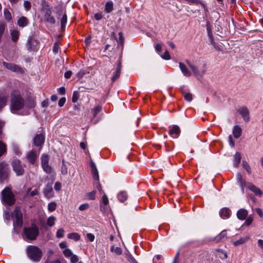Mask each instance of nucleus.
Listing matches in <instances>:
<instances>
[{
  "instance_id": "nucleus-1",
  "label": "nucleus",
  "mask_w": 263,
  "mask_h": 263,
  "mask_svg": "<svg viewBox=\"0 0 263 263\" xmlns=\"http://www.w3.org/2000/svg\"><path fill=\"white\" fill-rule=\"evenodd\" d=\"M24 105V100L22 98L20 92L14 90L11 94V109L12 111L18 110L22 109Z\"/></svg>"
},
{
  "instance_id": "nucleus-2",
  "label": "nucleus",
  "mask_w": 263,
  "mask_h": 263,
  "mask_svg": "<svg viewBox=\"0 0 263 263\" xmlns=\"http://www.w3.org/2000/svg\"><path fill=\"white\" fill-rule=\"evenodd\" d=\"M27 253L29 258L35 261H40L42 256V251L36 246H31L28 247Z\"/></svg>"
},
{
  "instance_id": "nucleus-3",
  "label": "nucleus",
  "mask_w": 263,
  "mask_h": 263,
  "mask_svg": "<svg viewBox=\"0 0 263 263\" xmlns=\"http://www.w3.org/2000/svg\"><path fill=\"white\" fill-rule=\"evenodd\" d=\"M24 232L26 238L29 240L35 239L39 234V228L35 224L31 227L25 228Z\"/></svg>"
},
{
  "instance_id": "nucleus-4",
  "label": "nucleus",
  "mask_w": 263,
  "mask_h": 263,
  "mask_svg": "<svg viewBox=\"0 0 263 263\" xmlns=\"http://www.w3.org/2000/svg\"><path fill=\"white\" fill-rule=\"evenodd\" d=\"M2 199L3 202L9 205H12L15 202V198L11 190L6 187L2 192Z\"/></svg>"
},
{
  "instance_id": "nucleus-5",
  "label": "nucleus",
  "mask_w": 263,
  "mask_h": 263,
  "mask_svg": "<svg viewBox=\"0 0 263 263\" xmlns=\"http://www.w3.org/2000/svg\"><path fill=\"white\" fill-rule=\"evenodd\" d=\"M12 217L13 219L14 226L21 227L23 225V214L20 208H15L12 213Z\"/></svg>"
},
{
  "instance_id": "nucleus-6",
  "label": "nucleus",
  "mask_w": 263,
  "mask_h": 263,
  "mask_svg": "<svg viewBox=\"0 0 263 263\" xmlns=\"http://www.w3.org/2000/svg\"><path fill=\"white\" fill-rule=\"evenodd\" d=\"M227 231L226 230H223L217 236L214 237H208L205 240L206 242L210 241H214L215 242H219L228 239Z\"/></svg>"
},
{
  "instance_id": "nucleus-7",
  "label": "nucleus",
  "mask_w": 263,
  "mask_h": 263,
  "mask_svg": "<svg viewBox=\"0 0 263 263\" xmlns=\"http://www.w3.org/2000/svg\"><path fill=\"white\" fill-rule=\"evenodd\" d=\"M41 164L43 170L48 174L52 171L51 167L49 165V157L48 155L44 154L41 156Z\"/></svg>"
},
{
  "instance_id": "nucleus-8",
  "label": "nucleus",
  "mask_w": 263,
  "mask_h": 263,
  "mask_svg": "<svg viewBox=\"0 0 263 263\" xmlns=\"http://www.w3.org/2000/svg\"><path fill=\"white\" fill-rule=\"evenodd\" d=\"M12 166L14 171L17 176L22 175L24 173V169L20 160H14L12 162Z\"/></svg>"
},
{
  "instance_id": "nucleus-9",
  "label": "nucleus",
  "mask_w": 263,
  "mask_h": 263,
  "mask_svg": "<svg viewBox=\"0 0 263 263\" xmlns=\"http://www.w3.org/2000/svg\"><path fill=\"white\" fill-rule=\"evenodd\" d=\"M8 175V165L4 162L0 163V181L5 180Z\"/></svg>"
},
{
  "instance_id": "nucleus-10",
  "label": "nucleus",
  "mask_w": 263,
  "mask_h": 263,
  "mask_svg": "<svg viewBox=\"0 0 263 263\" xmlns=\"http://www.w3.org/2000/svg\"><path fill=\"white\" fill-rule=\"evenodd\" d=\"M3 65L6 68L12 72L20 73L23 72V69L15 64L4 62Z\"/></svg>"
},
{
  "instance_id": "nucleus-11",
  "label": "nucleus",
  "mask_w": 263,
  "mask_h": 263,
  "mask_svg": "<svg viewBox=\"0 0 263 263\" xmlns=\"http://www.w3.org/2000/svg\"><path fill=\"white\" fill-rule=\"evenodd\" d=\"M38 155L39 153L33 150H31L27 154L26 159L30 164H34L35 163Z\"/></svg>"
},
{
  "instance_id": "nucleus-12",
  "label": "nucleus",
  "mask_w": 263,
  "mask_h": 263,
  "mask_svg": "<svg viewBox=\"0 0 263 263\" xmlns=\"http://www.w3.org/2000/svg\"><path fill=\"white\" fill-rule=\"evenodd\" d=\"M45 141V137L43 134H37L33 139V144L36 146H42Z\"/></svg>"
},
{
  "instance_id": "nucleus-13",
  "label": "nucleus",
  "mask_w": 263,
  "mask_h": 263,
  "mask_svg": "<svg viewBox=\"0 0 263 263\" xmlns=\"http://www.w3.org/2000/svg\"><path fill=\"white\" fill-rule=\"evenodd\" d=\"M238 112L242 117L245 121L248 122L249 121V111L247 108L245 107H241L238 110Z\"/></svg>"
},
{
  "instance_id": "nucleus-14",
  "label": "nucleus",
  "mask_w": 263,
  "mask_h": 263,
  "mask_svg": "<svg viewBox=\"0 0 263 263\" xmlns=\"http://www.w3.org/2000/svg\"><path fill=\"white\" fill-rule=\"evenodd\" d=\"M179 66L182 73L184 77H190L191 76L192 72L189 69V68L184 63L179 62Z\"/></svg>"
},
{
  "instance_id": "nucleus-15",
  "label": "nucleus",
  "mask_w": 263,
  "mask_h": 263,
  "mask_svg": "<svg viewBox=\"0 0 263 263\" xmlns=\"http://www.w3.org/2000/svg\"><path fill=\"white\" fill-rule=\"evenodd\" d=\"M44 194L46 197L50 198L53 196V192L52 190V184H47L44 190Z\"/></svg>"
},
{
  "instance_id": "nucleus-16",
  "label": "nucleus",
  "mask_w": 263,
  "mask_h": 263,
  "mask_svg": "<svg viewBox=\"0 0 263 263\" xmlns=\"http://www.w3.org/2000/svg\"><path fill=\"white\" fill-rule=\"evenodd\" d=\"M180 133V129L177 125L173 126L170 129L169 134L174 138H177Z\"/></svg>"
},
{
  "instance_id": "nucleus-17",
  "label": "nucleus",
  "mask_w": 263,
  "mask_h": 263,
  "mask_svg": "<svg viewBox=\"0 0 263 263\" xmlns=\"http://www.w3.org/2000/svg\"><path fill=\"white\" fill-rule=\"evenodd\" d=\"M186 62L188 66L190 67V68L191 69V70H192L193 72L194 73V74L195 75L199 76L201 74H203L205 72V71L203 70L202 71V72L201 73L200 72V71L198 70L197 67L196 65L192 64L189 61H186Z\"/></svg>"
},
{
  "instance_id": "nucleus-18",
  "label": "nucleus",
  "mask_w": 263,
  "mask_h": 263,
  "mask_svg": "<svg viewBox=\"0 0 263 263\" xmlns=\"http://www.w3.org/2000/svg\"><path fill=\"white\" fill-rule=\"evenodd\" d=\"M231 211L227 208H222L219 211L220 216L223 219H227L230 216Z\"/></svg>"
},
{
  "instance_id": "nucleus-19",
  "label": "nucleus",
  "mask_w": 263,
  "mask_h": 263,
  "mask_svg": "<svg viewBox=\"0 0 263 263\" xmlns=\"http://www.w3.org/2000/svg\"><path fill=\"white\" fill-rule=\"evenodd\" d=\"M248 189L252 191L256 195L261 196L262 195V191L252 183H249L248 186Z\"/></svg>"
},
{
  "instance_id": "nucleus-20",
  "label": "nucleus",
  "mask_w": 263,
  "mask_h": 263,
  "mask_svg": "<svg viewBox=\"0 0 263 263\" xmlns=\"http://www.w3.org/2000/svg\"><path fill=\"white\" fill-rule=\"evenodd\" d=\"M121 62H119L117 65V67L115 71L113 73V76L111 78L112 81H115L118 78H119L121 73Z\"/></svg>"
},
{
  "instance_id": "nucleus-21",
  "label": "nucleus",
  "mask_w": 263,
  "mask_h": 263,
  "mask_svg": "<svg viewBox=\"0 0 263 263\" xmlns=\"http://www.w3.org/2000/svg\"><path fill=\"white\" fill-rule=\"evenodd\" d=\"M248 214V211L246 210L241 209L237 211V216L239 219L242 220L246 219Z\"/></svg>"
},
{
  "instance_id": "nucleus-22",
  "label": "nucleus",
  "mask_w": 263,
  "mask_h": 263,
  "mask_svg": "<svg viewBox=\"0 0 263 263\" xmlns=\"http://www.w3.org/2000/svg\"><path fill=\"white\" fill-rule=\"evenodd\" d=\"M241 159V154L239 152L236 153L233 158L234 166L238 167Z\"/></svg>"
},
{
  "instance_id": "nucleus-23",
  "label": "nucleus",
  "mask_w": 263,
  "mask_h": 263,
  "mask_svg": "<svg viewBox=\"0 0 263 263\" xmlns=\"http://www.w3.org/2000/svg\"><path fill=\"white\" fill-rule=\"evenodd\" d=\"M241 128L238 125L234 126L233 129V135L235 138H239L241 135Z\"/></svg>"
},
{
  "instance_id": "nucleus-24",
  "label": "nucleus",
  "mask_w": 263,
  "mask_h": 263,
  "mask_svg": "<svg viewBox=\"0 0 263 263\" xmlns=\"http://www.w3.org/2000/svg\"><path fill=\"white\" fill-rule=\"evenodd\" d=\"M62 17L60 20L61 26L62 29H64L67 21V16L65 12H61Z\"/></svg>"
},
{
  "instance_id": "nucleus-25",
  "label": "nucleus",
  "mask_w": 263,
  "mask_h": 263,
  "mask_svg": "<svg viewBox=\"0 0 263 263\" xmlns=\"http://www.w3.org/2000/svg\"><path fill=\"white\" fill-rule=\"evenodd\" d=\"M127 194L125 192L122 191L119 193L117 195V198L120 202H123L126 201L127 199Z\"/></svg>"
},
{
  "instance_id": "nucleus-26",
  "label": "nucleus",
  "mask_w": 263,
  "mask_h": 263,
  "mask_svg": "<svg viewBox=\"0 0 263 263\" xmlns=\"http://www.w3.org/2000/svg\"><path fill=\"white\" fill-rule=\"evenodd\" d=\"M12 40L15 42L19 37V32L17 30L13 29L10 30Z\"/></svg>"
},
{
  "instance_id": "nucleus-27",
  "label": "nucleus",
  "mask_w": 263,
  "mask_h": 263,
  "mask_svg": "<svg viewBox=\"0 0 263 263\" xmlns=\"http://www.w3.org/2000/svg\"><path fill=\"white\" fill-rule=\"evenodd\" d=\"M217 253V256L221 259H225L228 257L227 253L226 252L222 249H218L216 250Z\"/></svg>"
},
{
  "instance_id": "nucleus-28",
  "label": "nucleus",
  "mask_w": 263,
  "mask_h": 263,
  "mask_svg": "<svg viewBox=\"0 0 263 263\" xmlns=\"http://www.w3.org/2000/svg\"><path fill=\"white\" fill-rule=\"evenodd\" d=\"M91 168L92 170L93 178L95 180L99 182V173L97 171V167L93 163H92L91 164Z\"/></svg>"
},
{
  "instance_id": "nucleus-29",
  "label": "nucleus",
  "mask_w": 263,
  "mask_h": 263,
  "mask_svg": "<svg viewBox=\"0 0 263 263\" xmlns=\"http://www.w3.org/2000/svg\"><path fill=\"white\" fill-rule=\"evenodd\" d=\"M28 24V20L26 17L22 16L17 21V25L21 27L26 26Z\"/></svg>"
},
{
  "instance_id": "nucleus-30",
  "label": "nucleus",
  "mask_w": 263,
  "mask_h": 263,
  "mask_svg": "<svg viewBox=\"0 0 263 263\" xmlns=\"http://www.w3.org/2000/svg\"><path fill=\"white\" fill-rule=\"evenodd\" d=\"M113 10V3L111 1L107 2L105 5L104 11L108 13Z\"/></svg>"
},
{
  "instance_id": "nucleus-31",
  "label": "nucleus",
  "mask_w": 263,
  "mask_h": 263,
  "mask_svg": "<svg viewBox=\"0 0 263 263\" xmlns=\"http://www.w3.org/2000/svg\"><path fill=\"white\" fill-rule=\"evenodd\" d=\"M237 178L238 181H239V184L241 187L242 190L243 191L244 188L246 186L245 181L243 179L241 175L239 173L237 174Z\"/></svg>"
},
{
  "instance_id": "nucleus-32",
  "label": "nucleus",
  "mask_w": 263,
  "mask_h": 263,
  "mask_svg": "<svg viewBox=\"0 0 263 263\" xmlns=\"http://www.w3.org/2000/svg\"><path fill=\"white\" fill-rule=\"evenodd\" d=\"M96 191H92L90 192L87 193L85 194L86 199L87 200H93L96 199Z\"/></svg>"
},
{
  "instance_id": "nucleus-33",
  "label": "nucleus",
  "mask_w": 263,
  "mask_h": 263,
  "mask_svg": "<svg viewBox=\"0 0 263 263\" xmlns=\"http://www.w3.org/2000/svg\"><path fill=\"white\" fill-rule=\"evenodd\" d=\"M67 237L69 239H73L75 241H78L80 239V236L77 233H71L67 235Z\"/></svg>"
},
{
  "instance_id": "nucleus-34",
  "label": "nucleus",
  "mask_w": 263,
  "mask_h": 263,
  "mask_svg": "<svg viewBox=\"0 0 263 263\" xmlns=\"http://www.w3.org/2000/svg\"><path fill=\"white\" fill-rule=\"evenodd\" d=\"M45 18L46 20L51 24H54L55 23L54 18L51 16L50 13L46 12L45 14Z\"/></svg>"
},
{
  "instance_id": "nucleus-35",
  "label": "nucleus",
  "mask_w": 263,
  "mask_h": 263,
  "mask_svg": "<svg viewBox=\"0 0 263 263\" xmlns=\"http://www.w3.org/2000/svg\"><path fill=\"white\" fill-rule=\"evenodd\" d=\"M7 152L6 145L2 141H0V157Z\"/></svg>"
},
{
  "instance_id": "nucleus-36",
  "label": "nucleus",
  "mask_w": 263,
  "mask_h": 263,
  "mask_svg": "<svg viewBox=\"0 0 263 263\" xmlns=\"http://www.w3.org/2000/svg\"><path fill=\"white\" fill-rule=\"evenodd\" d=\"M102 107L101 106L98 105L92 109V116L95 118L97 115L102 110Z\"/></svg>"
},
{
  "instance_id": "nucleus-37",
  "label": "nucleus",
  "mask_w": 263,
  "mask_h": 263,
  "mask_svg": "<svg viewBox=\"0 0 263 263\" xmlns=\"http://www.w3.org/2000/svg\"><path fill=\"white\" fill-rule=\"evenodd\" d=\"M110 251L112 253H115L116 255H121L122 254V251L121 248L120 247H115L114 246H112L110 248Z\"/></svg>"
},
{
  "instance_id": "nucleus-38",
  "label": "nucleus",
  "mask_w": 263,
  "mask_h": 263,
  "mask_svg": "<svg viewBox=\"0 0 263 263\" xmlns=\"http://www.w3.org/2000/svg\"><path fill=\"white\" fill-rule=\"evenodd\" d=\"M8 96H0V110L6 105Z\"/></svg>"
},
{
  "instance_id": "nucleus-39",
  "label": "nucleus",
  "mask_w": 263,
  "mask_h": 263,
  "mask_svg": "<svg viewBox=\"0 0 263 263\" xmlns=\"http://www.w3.org/2000/svg\"><path fill=\"white\" fill-rule=\"evenodd\" d=\"M55 218L54 217L51 216H50L47 221V224L49 227H52L54 225Z\"/></svg>"
},
{
  "instance_id": "nucleus-40",
  "label": "nucleus",
  "mask_w": 263,
  "mask_h": 263,
  "mask_svg": "<svg viewBox=\"0 0 263 263\" xmlns=\"http://www.w3.org/2000/svg\"><path fill=\"white\" fill-rule=\"evenodd\" d=\"M119 35V40L118 41V46H121L122 48H123V43H124V37L123 35V34L121 32H120L118 33Z\"/></svg>"
},
{
  "instance_id": "nucleus-41",
  "label": "nucleus",
  "mask_w": 263,
  "mask_h": 263,
  "mask_svg": "<svg viewBox=\"0 0 263 263\" xmlns=\"http://www.w3.org/2000/svg\"><path fill=\"white\" fill-rule=\"evenodd\" d=\"M57 208V203L55 202H51L48 205V210L49 212H52L54 211Z\"/></svg>"
},
{
  "instance_id": "nucleus-42",
  "label": "nucleus",
  "mask_w": 263,
  "mask_h": 263,
  "mask_svg": "<svg viewBox=\"0 0 263 263\" xmlns=\"http://www.w3.org/2000/svg\"><path fill=\"white\" fill-rule=\"evenodd\" d=\"M109 200L107 195L104 193L102 196L101 201H100V204H103L105 205H108Z\"/></svg>"
},
{
  "instance_id": "nucleus-43",
  "label": "nucleus",
  "mask_w": 263,
  "mask_h": 263,
  "mask_svg": "<svg viewBox=\"0 0 263 263\" xmlns=\"http://www.w3.org/2000/svg\"><path fill=\"white\" fill-rule=\"evenodd\" d=\"M125 257L127 260L131 263H137L135 259L129 253L126 254Z\"/></svg>"
},
{
  "instance_id": "nucleus-44",
  "label": "nucleus",
  "mask_w": 263,
  "mask_h": 263,
  "mask_svg": "<svg viewBox=\"0 0 263 263\" xmlns=\"http://www.w3.org/2000/svg\"><path fill=\"white\" fill-rule=\"evenodd\" d=\"M79 98V93L77 91H74L73 92L72 97V101L73 103H76L78 101Z\"/></svg>"
},
{
  "instance_id": "nucleus-45",
  "label": "nucleus",
  "mask_w": 263,
  "mask_h": 263,
  "mask_svg": "<svg viewBox=\"0 0 263 263\" xmlns=\"http://www.w3.org/2000/svg\"><path fill=\"white\" fill-rule=\"evenodd\" d=\"M63 253L64 256L67 258H70L73 255L72 251L69 249H65Z\"/></svg>"
},
{
  "instance_id": "nucleus-46",
  "label": "nucleus",
  "mask_w": 263,
  "mask_h": 263,
  "mask_svg": "<svg viewBox=\"0 0 263 263\" xmlns=\"http://www.w3.org/2000/svg\"><path fill=\"white\" fill-rule=\"evenodd\" d=\"M242 166L249 174H250L251 173V167L249 164L246 161H242Z\"/></svg>"
},
{
  "instance_id": "nucleus-47",
  "label": "nucleus",
  "mask_w": 263,
  "mask_h": 263,
  "mask_svg": "<svg viewBox=\"0 0 263 263\" xmlns=\"http://www.w3.org/2000/svg\"><path fill=\"white\" fill-rule=\"evenodd\" d=\"M67 166L64 163V160H63L62 161V166H61V173L64 175H65L67 174Z\"/></svg>"
},
{
  "instance_id": "nucleus-48",
  "label": "nucleus",
  "mask_w": 263,
  "mask_h": 263,
  "mask_svg": "<svg viewBox=\"0 0 263 263\" xmlns=\"http://www.w3.org/2000/svg\"><path fill=\"white\" fill-rule=\"evenodd\" d=\"M206 29H207V31H208V36H209V37L211 39V42L212 44H213L214 42H213V34L212 33L211 29L210 28L209 25H206Z\"/></svg>"
},
{
  "instance_id": "nucleus-49",
  "label": "nucleus",
  "mask_w": 263,
  "mask_h": 263,
  "mask_svg": "<svg viewBox=\"0 0 263 263\" xmlns=\"http://www.w3.org/2000/svg\"><path fill=\"white\" fill-rule=\"evenodd\" d=\"M64 230L63 229L61 228L59 230H58L57 233H56V236L58 238H62L64 236Z\"/></svg>"
},
{
  "instance_id": "nucleus-50",
  "label": "nucleus",
  "mask_w": 263,
  "mask_h": 263,
  "mask_svg": "<svg viewBox=\"0 0 263 263\" xmlns=\"http://www.w3.org/2000/svg\"><path fill=\"white\" fill-rule=\"evenodd\" d=\"M184 99L187 101H191L192 100V95L188 92H183Z\"/></svg>"
},
{
  "instance_id": "nucleus-51",
  "label": "nucleus",
  "mask_w": 263,
  "mask_h": 263,
  "mask_svg": "<svg viewBox=\"0 0 263 263\" xmlns=\"http://www.w3.org/2000/svg\"><path fill=\"white\" fill-rule=\"evenodd\" d=\"M100 211L105 213L107 212L108 210V205H105L103 204H100Z\"/></svg>"
},
{
  "instance_id": "nucleus-52",
  "label": "nucleus",
  "mask_w": 263,
  "mask_h": 263,
  "mask_svg": "<svg viewBox=\"0 0 263 263\" xmlns=\"http://www.w3.org/2000/svg\"><path fill=\"white\" fill-rule=\"evenodd\" d=\"M89 208V205L88 203H84L82 204H81L79 207V209L80 211H85L87 210Z\"/></svg>"
},
{
  "instance_id": "nucleus-53",
  "label": "nucleus",
  "mask_w": 263,
  "mask_h": 263,
  "mask_svg": "<svg viewBox=\"0 0 263 263\" xmlns=\"http://www.w3.org/2000/svg\"><path fill=\"white\" fill-rule=\"evenodd\" d=\"M4 15H5V18L6 20H7L8 21L11 20V14L8 10L5 9L4 10Z\"/></svg>"
},
{
  "instance_id": "nucleus-54",
  "label": "nucleus",
  "mask_w": 263,
  "mask_h": 263,
  "mask_svg": "<svg viewBox=\"0 0 263 263\" xmlns=\"http://www.w3.org/2000/svg\"><path fill=\"white\" fill-rule=\"evenodd\" d=\"M161 57L166 60H168L171 59L170 55L167 51H165V52L161 55Z\"/></svg>"
},
{
  "instance_id": "nucleus-55",
  "label": "nucleus",
  "mask_w": 263,
  "mask_h": 263,
  "mask_svg": "<svg viewBox=\"0 0 263 263\" xmlns=\"http://www.w3.org/2000/svg\"><path fill=\"white\" fill-rule=\"evenodd\" d=\"M24 6L27 11L29 10L31 7L30 2L27 1H25L24 3Z\"/></svg>"
},
{
  "instance_id": "nucleus-56",
  "label": "nucleus",
  "mask_w": 263,
  "mask_h": 263,
  "mask_svg": "<svg viewBox=\"0 0 263 263\" xmlns=\"http://www.w3.org/2000/svg\"><path fill=\"white\" fill-rule=\"evenodd\" d=\"M85 74V71L84 70L81 69L77 73V75L79 79H81Z\"/></svg>"
},
{
  "instance_id": "nucleus-57",
  "label": "nucleus",
  "mask_w": 263,
  "mask_h": 263,
  "mask_svg": "<svg viewBox=\"0 0 263 263\" xmlns=\"http://www.w3.org/2000/svg\"><path fill=\"white\" fill-rule=\"evenodd\" d=\"M86 237L90 242L93 241L95 238V235L91 233H87L86 234Z\"/></svg>"
},
{
  "instance_id": "nucleus-58",
  "label": "nucleus",
  "mask_w": 263,
  "mask_h": 263,
  "mask_svg": "<svg viewBox=\"0 0 263 263\" xmlns=\"http://www.w3.org/2000/svg\"><path fill=\"white\" fill-rule=\"evenodd\" d=\"M70 262L71 263H76L78 261V257L77 255L73 254L70 257Z\"/></svg>"
},
{
  "instance_id": "nucleus-59",
  "label": "nucleus",
  "mask_w": 263,
  "mask_h": 263,
  "mask_svg": "<svg viewBox=\"0 0 263 263\" xmlns=\"http://www.w3.org/2000/svg\"><path fill=\"white\" fill-rule=\"evenodd\" d=\"M60 50V46H59L58 44L55 43L54 44L53 47V51L55 53H57Z\"/></svg>"
},
{
  "instance_id": "nucleus-60",
  "label": "nucleus",
  "mask_w": 263,
  "mask_h": 263,
  "mask_svg": "<svg viewBox=\"0 0 263 263\" xmlns=\"http://www.w3.org/2000/svg\"><path fill=\"white\" fill-rule=\"evenodd\" d=\"M102 17H103V16H102V13H101V12L97 13L94 15L95 19L97 21L101 20L102 18Z\"/></svg>"
},
{
  "instance_id": "nucleus-61",
  "label": "nucleus",
  "mask_w": 263,
  "mask_h": 263,
  "mask_svg": "<svg viewBox=\"0 0 263 263\" xmlns=\"http://www.w3.org/2000/svg\"><path fill=\"white\" fill-rule=\"evenodd\" d=\"M245 242V240L243 238H240L238 240L235 241L233 242V245L235 246H238L243 243Z\"/></svg>"
},
{
  "instance_id": "nucleus-62",
  "label": "nucleus",
  "mask_w": 263,
  "mask_h": 263,
  "mask_svg": "<svg viewBox=\"0 0 263 263\" xmlns=\"http://www.w3.org/2000/svg\"><path fill=\"white\" fill-rule=\"evenodd\" d=\"M65 102H66L65 98L63 97V98H61L59 101V103H58L59 106L60 107H62L64 105Z\"/></svg>"
},
{
  "instance_id": "nucleus-63",
  "label": "nucleus",
  "mask_w": 263,
  "mask_h": 263,
  "mask_svg": "<svg viewBox=\"0 0 263 263\" xmlns=\"http://www.w3.org/2000/svg\"><path fill=\"white\" fill-rule=\"evenodd\" d=\"M54 190L57 191H59L61 189V184L59 182H57L54 184Z\"/></svg>"
},
{
  "instance_id": "nucleus-64",
  "label": "nucleus",
  "mask_w": 263,
  "mask_h": 263,
  "mask_svg": "<svg viewBox=\"0 0 263 263\" xmlns=\"http://www.w3.org/2000/svg\"><path fill=\"white\" fill-rule=\"evenodd\" d=\"M13 150L14 151V152L15 153V154H19L20 153V149L18 148V147L16 145H13Z\"/></svg>"
}]
</instances>
